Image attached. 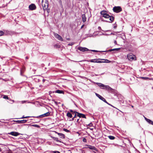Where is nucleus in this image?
Returning a JSON list of instances; mask_svg holds the SVG:
<instances>
[{"label": "nucleus", "mask_w": 153, "mask_h": 153, "mask_svg": "<svg viewBox=\"0 0 153 153\" xmlns=\"http://www.w3.org/2000/svg\"><path fill=\"white\" fill-rule=\"evenodd\" d=\"M105 15L103 16L102 17L106 19H108L109 18V21H108V22H112L114 20V17L112 16H110L108 14L106 13L105 14Z\"/></svg>", "instance_id": "nucleus-1"}, {"label": "nucleus", "mask_w": 153, "mask_h": 153, "mask_svg": "<svg viewBox=\"0 0 153 153\" xmlns=\"http://www.w3.org/2000/svg\"><path fill=\"white\" fill-rule=\"evenodd\" d=\"M113 10L114 12L118 13L122 10V9L120 6H115L113 8Z\"/></svg>", "instance_id": "nucleus-2"}, {"label": "nucleus", "mask_w": 153, "mask_h": 153, "mask_svg": "<svg viewBox=\"0 0 153 153\" xmlns=\"http://www.w3.org/2000/svg\"><path fill=\"white\" fill-rule=\"evenodd\" d=\"M95 94L96 96L98 97L100 100H101L104 102L108 104L109 105H110L106 101V100L105 99L102 97L99 94L96 93Z\"/></svg>", "instance_id": "nucleus-3"}, {"label": "nucleus", "mask_w": 153, "mask_h": 153, "mask_svg": "<svg viewBox=\"0 0 153 153\" xmlns=\"http://www.w3.org/2000/svg\"><path fill=\"white\" fill-rule=\"evenodd\" d=\"M74 113L76 114L77 116L79 117V118L82 117L83 118H86V117L84 114L79 113L77 111H75Z\"/></svg>", "instance_id": "nucleus-4"}, {"label": "nucleus", "mask_w": 153, "mask_h": 153, "mask_svg": "<svg viewBox=\"0 0 153 153\" xmlns=\"http://www.w3.org/2000/svg\"><path fill=\"white\" fill-rule=\"evenodd\" d=\"M77 48L78 50H79L80 51L82 52L88 51L89 50V49L86 48L81 47H79Z\"/></svg>", "instance_id": "nucleus-5"}, {"label": "nucleus", "mask_w": 153, "mask_h": 153, "mask_svg": "<svg viewBox=\"0 0 153 153\" xmlns=\"http://www.w3.org/2000/svg\"><path fill=\"white\" fill-rule=\"evenodd\" d=\"M54 36L55 37L58 39V40L61 41H62L63 40L62 37L59 35L57 33H54Z\"/></svg>", "instance_id": "nucleus-6"}, {"label": "nucleus", "mask_w": 153, "mask_h": 153, "mask_svg": "<svg viewBox=\"0 0 153 153\" xmlns=\"http://www.w3.org/2000/svg\"><path fill=\"white\" fill-rule=\"evenodd\" d=\"M5 35H10L12 36L13 34H16V32L14 31H11L6 30V32H5Z\"/></svg>", "instance_id": "nucleus-7"}, {"label": "nucleus", "mask_w": 153, "mask_h": 153, "mask_svg": "<svg viewBox=\"0 0 153 153\" xmlns=\"http://www.w3.org/2000/svg\"><path fill=\"white\" fill-rule=\"evenodd\" d=\"M29 8L30 10H33L36 9V7L34 4H31L29 6Z\"/></svg>", "instance_id": "nucleus-8"}, {"label": "nucleus", "mask_w": 153, "mask_h": 153, "mask_svg": "<svg viewBox=\"0 0 153 153\" xmlns=\"http://www.w3.org/2000/svg\"><path fill=\"white\" fill-rule=\"evenodd\" d=\"M28 121V120H13V121L16 122L18 123H25L27 122Z\"/></svg>", "instance_id": "nucleus-9"}, {"label": "nucleus", "mask_w": 153, "mask_h": 153, "mask_svg": "<svg viewBox=\"0 0 153 153\" xmlns=\"http://www.w3.org/2000/svg\"><path fill=\"white\" fill-rule=\"evenodd\" d=\"M8 134H10L12 136H18V135H20V134L18 132H15V131L11 132L10 133H8Z\"/></svg>", "instance_id": "nucleus-10"}, {"label": "nucleus", "mask_w": 153, "mask_h": 153, "mask_svg": "<svg viewBox=\"0 0 153 153\" xmlns=\"http://www.w3.org/2000/svg\"><path fill=\"white\" fill-rule=\"evenodd\" d=\"M97 85L100 87L102 89H105L106 85H104L103 84L100 83H96Z\"/></svg>", "instance_id": "nucleus-11"}, {"label": "nucleus", "mask_w": 153, "mask_h": 153, "mask_svg": "<svg viewBox=\"0 0 153 153\" xmlns=\"http://www.w3.org/2000/svg\"><path fill=\"white\" fill-rule=\"evenodd\" d=\"M120 48H116L113 49H110L107 51H104V52H111V51H119L120 50Z\"/></svg>", "instance_id": "nucleus-12"}, {"label": "nucleus", "mask_w": 153, "mask_h": 153, "mask_svg": "<svg viewBox=\"0 0 153 153\" xmlns=\"http://www.w3.org/2000/svg\"><path fill=\"white\" fill-rule=\"evenodd\" d=\"M127 57L128 59L130 61H132L134 60L135 58V56L134 55H128Z\"/></svg>", "instance_id": "nucleus-13"}, {"label": "nucleus", "mask_w": 153, "mask_h": 153, "mask_svg": "<svg viewBox=\"0 0 153 153\" xmlns=\"http://www.w3.org/2000/svg\"><path fill=\"white\" fill-rule=\"evenodd\" d=\"M87 146H88V148H89L90 149L96 151H97V149L94 146L88 145H87Z\"/></svg>", "instance_id": "nucleus-14"}, {"label": "nucleus", "mask_w": 153, "mask_h": 153, "mask_svg": "<svg viewBox=\"0 0 153 153\" xmlns=\"http://www.w3.org/2000/svg\"><path fill=\"white\" fill-rule=\"evenodd\" d=\"M54 132L56 133L61 138H62V139L65 138V135L63 134L58 133L56 131H54Z\"/></svg>", "instance_id": "nucleus-15"}, {"label": "nucleus", "mask_w": 153, "mask_h": 153, "mask_svg": "<svg viewBox=\"0 0 153 153\" xmlns=\"http://www.w3.org/2000/svg\"><path fill=\"white\" fill-rule=\"evenodd\" d=\"M53 93H59V94H64V92L62 90H57L55 91H53Z\"/></svg>", "instance_id": "nucleus-16"}, {"label": "nucleus", "mask_w": 153, "mask_h": 153, "mask_svg": "<svg viewBox=\"0 0 153 153\" xmlns=\"http://www.w3.org/2000/svg\"><path fill=\"white\" fill-rule=\"evenodd\" d=\"M50 114V113L49 112H48L45 114H43L41 115V117H47L49 116Z\"/></svg>", "instance_id": "nucleus-17"}, {"label": "nucleus", "mask_w": 153, "mask_h": 153, "mask_svg": "<svg viewBox=\"0 0 153 153\" xmlns=\"http://www.w3.org/2000/svg\"><path fill=\"white\" fill-rule=\"evenodd\" d=\"M82 21L84 22L86 21V17L85 15V14H83L82 15Z\"/></svg>", "instance_id": "nucleus-18"}, {"label": "nucleus", "mask_w": 153, "mask_h": 153, "mask_svg": "<svg viewBox=\"0 0 153 153\" xmlns=\"http://www.w3.org/2000/svg\"><path fill=\"white\" fill-rule=\"evenodd\" d=\"M25 71V68L24 67H23L20 70V74L22 76H23V74Z\"/></svg>", "instance_id": "nucleus-19"}, {"label": "nucleus", "mask_w": 153, "mask_h": 153, "mask_svg": "<svg viewBox=\"0 0 153 153\" xmlns=\"http://www.w3.org/2000/svg\"><path fill=\"white\" fill-rule=\"evenodd\" d=\"M105 89H106L108 91H111L112 90V89L111 87H110L109 86L107 85H106Z\"/></svg>", "instance_id": "nucleus-20"}, {"label": "nucleus", "mask_w": 153, "mask_h": 153, "mask_svg": "<svg viewBox=\"0 0 153 153\" xmlns=\"http://www.w3.org/2000/svg\"><path fill=\"white\" fill-rule=\"evenodd\" d=\"M101 60H102V62H103V63L105 62L106 63H110L111 62V61L107 59H101Z\"/></svg>", "instance_id": "nucleus-21"}, {"label": "nucleus", "mask_w": 153, "mask_h": 153, "mask_svg": "<svg viewBox=\"0 0 153 153\" xmlns=\"http://www.w3.org/2000/svg\"><path fill=\"white\" fill-rule=\"evenodd\" d=\"M72 114L70 112H67L66 115L69 117L71 118L72 117Z\"/></svg>", "instance_id": "nucleus-22"}, {"label": "nucleus", "mask_w": 153, "mask_h": 153, "mask_svg": "<svg viewBox=\"0 0 153 153\" xmlns=\"http://www.w3.org/2000/svg\"><path fill=\"white\" fill-rule=\"evenodd\" d=\"M48 6V3H46V4H45L44 5H43V7L44 9H46Z\"/></svg>", "instance_id": "nucleus-23"}, {"label": "nucleus", "mask_w": 153, "mask_h": 153, "mask_svg": "<svg viewBox=\"0 0 153 153\" xmlns=\"http://www.w3.org/2000/svg\"><path fill=\"white\" fill-rule=\"evenodd\" d=\"M52 138H53V139L54 140L57 141V142H59L61 143V142L59 140V139L57 137H52Z\"/></svg>", "instance_id": "nucleus-24"}, {"label": "nucleus", "mask_w": 153, "mask_h": 153, "mask_svg": "<svg viewBox=\"0 0 153 153\" xmlns=\"http://www.w3.org/2000/svg\"><path fill=\"white\" fill-rule=\"evenodd\" d=\"M89 61L90 62H97V59H91Z\"/></svg>", "instance_id": "nucleus-25"}, {"label": "nucleus", "mask_w": 153, "mask_h": 153, "mask_svg": "<svg viewBox=\"0 0 153 153\" xmlns=\"http://www.w3.org/2000/svg\"><path fill=\"white\" fill-rule=\"evenodd\" d=\"M107 13L106 11H105V10H103V11H101L100 12V14L101 15H102V16H103L105 15V14L107 13Z\"/></svg>", "instance_id": "nucleus-26"}, {"label": "nucleus", "mask_w": 153, "mask_h": 153, "mask_svg": "<svg viewBox=\"0 0 153 153\" xmlns=\"http://www.w3.org/2000/svg\"><path fill=\"white\" fill-rule=\"evenodd\" d=\"M30 126H33L35 127L38 128H39L40 126L39 125L36 124H32L31 125V124H29Z\"/></svg>", "instance_id": "nucleus-27"}, {"label": "nucleus", "mask_w": 153, "mask_h": 153, "mask_svg": "<svg viewBox=\"0 0 153 153\" xmlns=\"http://www.w3.org/2000/svg\"><path fill=\"white\" fill-rule=\"evenodd\" d=\"M59 2L60 5V6L62 9H63V6L62 5V2L61 0H59Z\"/></svg>", "instance_id": "nucleus-28"}, {"label": "nucleus", "mask_w": 153, "mask_h": 153, "mask_svg": "<svg viewBox=\"0 0 153 153\" xmlns=\"http://www.w3.org/2000/svg\"><path fill=\"white\" fill-rule=\"evenodd\" d=\"M89 51H92V52H104V51H97V50H89Z\"/></svg>", "instance_id": "nucleus-29"}, {"label": "nucleus", "mask_w": 153, "mask_h": 153, "mask_svg": "<svg viewBox=\"0 0 153 153\" xmlns=\"http://www.w3.org/2000/svg\"><path fill=\"white\" fill-rule=\"evenodd\" d=\"M30 117H31L30 116H26L25 117L24 115H23L22 117H21L20 118H16V119H25V118H28Z\"/></svg>", "instance_id": "nucleus-30"}, {"label": "nucleus", "mask_w": 153, "mask_h": 153, "mask_svg": "<svg viewBox=\"0 0 153 153\" xmlns=\"http://www.w3.org/2000/svg\"><path fill=\"white\" fill-rule=\"evenodd\" d=\"M101 59H97V63H103V62H102V60Z\"/></svg>", "instance_id": "nucleus-31"}, {"label": "nucleus", "mask_w": 153, "mask_h": 153, "mask_svg": "<svg viewBox=\"0 0 153 153\" xmlns=\"http://www.w3.org/2000/svg\"><path fill=\"white\" fill-rule=\"evenodd\" d=\"M74 117L72 118V119L71 120H69V121H72L74 120V118L76 117L77 116V114L76 113H74Z\"/></svg>", "instance_id": "nucleus-32"}, {"label": "nucleus", "mask_w": 153, "mask_h": 153, "mask_svg": "<svg viewBox=\"0 0 153 153\" xmlns=\"http://www.w3.org/2000/svg\"><path fill=\"white\" fill-rule=\"evenodd\" d=\"M108 137L111 140H114L115 138V137L112 136H109Z\"/></svg>", "instance_id": "nucleus-33"}, {"label": "nucleus", "mask_w": 153, "mask_h": 153, "mask_svg": "<svg viewBox=\"0 0 153 153\" xmlns=\"http://www.w3.org/2000/svg\"><path fill=\"white\" fill-rule=\"evenodd\" d=\"M147 122H148L149 123L153 125V121L149 119Z\"/></svg>", "instance_id": "nucleus-34"}, {"label": "nucleus", "mask_w": 153, "mask_h": 153, "mask_svg": "<svg viewBox=\"0 0 153 153\" xmlns=\"http://www.w3.org/2000/svg\"><path fill=\"white\" fill-rule=\"evenodd\" d=\"M3 98L4 99H9V98H8V97L6 95H3Z\"/></svg>", "instance_id": "nucleus-35"}, {"label": "nucleus", "mask_w": 153, "mask_h": 153, "mask_svg": "<svg viewBox=\"0 0 153 153\" xmlns=\"http://www.w3.org/2000/svg\"><path fill=\"white\" fill-rule=\"evenodd\" d=\"M140 78L141 79H143L145 80H146L147 79H149V78L148 77H140Z\"/></svg>", "instance_id": "nucleus-36"}, {"label": "nucleus", "mask_w": 153, "mask_h": 153, "mask_svg": "<svg viewBox=\"0 0 153 153\" xmlns=\"http://www.w3.org/2000/svg\"><path fill=\"white\" fill-rule=\"evenodd\" d=\"M5 33L4 32L0 30V36L3 35Z\"/></svg>", "instance_id": "nucleus-37"}, {"label": "nucleus", "mask_w": 153, "mask_h": 153, "mask_svg": "<svg viewBox=\"0 0 153 153\" xmlns=\"http://www.w3.org/2000/svg\"><path fill=\"white\" fill-rule=\"evenodd\" d=\"M63 130L67 132H68V133H69V132H70V131L69 130H68L67 129H66V128H64L63 129Z\"/></svg>", "instance_id": "nucleus-38"}, {"label": "nucleus", "mask_w": 153, "mask_h": 153, "mask_svg": "<svg viewBox=\"0 0 153 153\" xmlns=\"http://www.w3.org/2000/svg\"><path fill=\"white\" fill-rule=\"evenodd\" d=\"M51 152L53 153H60V152L57 151H52Z\"/></svg>", "instance_id": "nucleus-39"}, {"label": "nucleus", "mask_w": 153, "mask_h": 153, "mask_svg": "<svg viewBox=\"0 0 153 153\" xmlns=\"http://www.w3.org/2000/svg\"><path fill=\"white\" fill-rule=\"evenodd\" d=\"M70 112L71 113H72L71 114H72L73 115H74V112L75 111H73V110H71H71H70Z\"/></svg>", "instance_id": "nucleus-40"}, {"label": "nucleus", "mask_w": 153, "mask_h": 153, "mask_svg": "<svg viewBox=\"0 0 153 153\" xmlns=\"http://www.w3.org/2000/svg\"><path fill=\"white\" fill-rule=\"evenodd\" d=\"M87 126L90 127H91L93 126V124L91 123H90L88 124Z\"/></svg>", "instance_id": "nucleus-41"}, {"label": "nucleus", "mask_w": 153, "mask_h": 153, "mask_svg": "<svg viewBox=\"0 0 153 153\" xmlns=\"http://www.w3.org/2000/svg\"><path fill=\"white\" fill-rule=\"evenodd\" d=\"M82 141L84 142H87V140L85 138H84L82 139Z\"/></svg>", "instance_id": "nucleus-42"}, {"label": "nucleus", "mask_w": 153, "mask_h": 153, "mask_svg": "<svg viewBox=\"0 0 153 153\" xmlns=\"http://www.w3.org/2000/svg\"><path fill=\"white\" fill-rule=\"evenodd\" d=\"M74 44V42H71V43H69L68 44V45H69V46H71V45H73Z\"/></svg>", "instance_id": "nucleus-43"}, {"label": "nucleus", "mask_w": 153, "mask_h": 153, "mask_svg": "<svg viewBox=\"0 0 153 153\" xmlns=\"http://www.w3.org/2000/svg\"><path fill=\"white\" fill-rule=\"evenodd\" d=\"M100 19H101L102 21L105 22H108V21L107 20H104L101 17H100Z\"/></svg>", "instance_id": "nucleus-44"}, {"label": "nucleus", "mask_w": 153, "mask_h": 153, "mask_svg": "<svg viewBox=\"0 0 153 153\" xmlns=\"http://www.w3.org/2000/svg\"><path fill=\"white\" fill-rule=\"evenodd\" d=\"M36 117V118H39V117H41V115H40L39 116H36V117Z\"/></svg>", "instance_id": "nucleus-45"}, {"label": "nucleus", "mask_w": 153, "mask_h": 153, "mask_svg": "<svg viewBox=\"0 0 153 153\" xmlns=\"http://www.w3.org/2000/svg\"><path fill=\"white\" fill-rule=\"evenodd\" d=\"M116 22H115V25H115L114 26V27H113L114 28V29L116 28V27H117V25H116Z\"/></svg>", "instance_id": "nucleus-46"}, {"label": "nucleus", "mask_w": 153, "mask_h": 153, "mask_svg": "<svg viewBox=\"0 0 153 153\" xmlns=\"http://www.w3.org/2000/svg\"><path fill=\"white\" fill-rule=\"evenodd\" d=\"M79 119H77V121H76V122L77 123H80V121H79Z\"/></svg>", "instance_id": "nucleus-47"}, {"label": "nucleus", "mask_w": 153, "mask_h": 153, "mask_svg": "<svg viewBox=\"0 0 153 153\" xmlns=\"http://www.w3.org/2000/svg\"><path fill=\"white\" fill-rule=\"evenodd\" d=\"M145 117V120H146V121L147 122L148 120H149V119H148V118H146V117Z\"/></svg>", "instance_id": "nucleus-48"}, {"label": "nucleus", "mask_w": 153, "mask_h": 153, "mask_svg": "<svg viewBox=\"0 0 153 153\" xmlns=\"http://www.w3.org/2000/svg\"><path fill=\"white\" fill-rule=\"evenodd\" d=\"M114 43L115 44V45H117V42L116 41V40H115L114 41Z\"/></svg>", "instance_id": "nucleus-49"}, {"label": "nucleus", "mask_w": 153, "mask_h": 153, "mask_svg": "<svg viewBox=\"0 0 153 153\" xmlns=\"http://www.w3.org/2000/svg\"><path fill=\"white\" fill-rule=\"evenodd\" d=\"M98 29L99 30H101V27H100L99 26L98 27Z\"/></svg>", "instance_id": "nucleus-50"}, {"label": "nucleus", "mask_w": 153, "mask_h": 153, "mask_svg": "<svg viewBox=\"0 0 153 153\" xmlns=\"http://www.w3.org/2000/svg\"><path fill=\"white\" fill-rule=\"evenodd\" d=\"M66 39H67V40H68V41H69V40H70V38H67Z\"/></svg>", "instance_id": "nucleus-51"}, {"label": "nucleus", "mask_w": 153, "mask_h": 153, "mask_svg": "<svg viewBox=\"0 0 153 153\" xmlns=\"http://www.w3.org/2000/svg\"><path fill=\"white\" fill-rule=\"evenodd\" d=\"M82 153H85V151H84V150H82Z\"/></svg>", "instance_id": "nucleus-52"}, {"label": "nucleus", "mask_w": 153, "mask_h": 153, "mask_svg": "<svg viewBox=\"0 0 153 153\" xmlns=\"http://www.w3.org/2000/svg\"><path fill=\"white\" fill-rule=\"evenodd\" d=\"M84 26V25H82L81 26V29L83 27V26Z\"/></svg>", "instance_id": "nucleus-53"}, {"label": "nucleus", "mask_w": 153, "mask_h": 153, "mask_svg": "<svg viewBox=\"0 0 153 153\" xmlns=\"http://www.w3.org/2000/svg\"><path fill=\"white\" fill-rule=\"evenodd\" d=\"M45 79H43V80H42V81L43 82H45Z\"/></svg>", "instance_id": "nucleus-54"}, {"label": "nucleus", "mask_w": 153, "mask_h": 153, "mask_svg": "<svg viewBox=\"0 0 153 153\" xmlns=\"http://www.w3.org/2000/svg\"><path fill=\"white\" fill-rule=\"evenodd\" d=\"M25 58L26 59H28V58L27 56H26V57H25Z\"/></svg>", "instance_id": "nucleus-55"}, {"label": "nucleus", "mask_w": 153, "mask_h": 153, "mask_svg": "<svg viewBox=\"0 0 153 153\" xmlns=\"http://www.w3.org/2000/svg\"><path fill=\"white\" fill-rule=\"evenodd\" d=\"M28 125V124H23V126H25V125Z\"/></svg>", "instance_id": "nucleus-56"}, {"label": "nucleus", "mask_w": 153, "mask_h": 153, "mask_svg": "<svg viewBox=\"0 0 153 153\" xmlns=\"http://www.w3.org/2000/svg\"><path fill=\"white\" fill-rule=\"evenodd\" d=\"M55 103L56 104H57V102H55Z\"/></svg>", "instance_id": "nucleus-57"}, {"label": "nucleus", "mask_w": 153, "mask_h": 153, "mask_svg": "<svg viewBox=\"0 0 153 153\" xmlns=\"http://www.w3.org/2000/svg\"><path fill=\"white\" fill-rule=\"evenodd\" d=\"M131 107H132V108H133L134 107V106L132 105H131Z\"/></svg>", "instance_id": "nucleus-58"}, {"label": "nucleus", "mask_w": 153, "mask_h": 153, "mask_svg": "<svg viewBox=\"0 0 153 153\" xmlns=\"http://www.w3.org/2000/svg\"><path fill=\"white\" fill-rule=\"evenodd\" d=\"M112 34H114V33H111L110 34V35H112Z\"/></svg>", "instance_id": "nucleus-59"}, {"label": "nucleus", "mask_w": 153, "mask_h": 153, "mask_svg": "<svg viewBox=\"0 0 153 153\" xmlns=\"http://www.w3.org/2000/svg\"><path fill=\"white\" fill-rule=\"evenodd\" d=\"M1 151V149L0 148V152Z\"/></svg>", "instance_id": "nucleus-60"}, {"label": "nucleus", "mask_w": 153, "mask_h": 153, "mask_svg": "<svg viewBox=\"0 0 153 153\" xmlns=\"http://www.w3.org/2000/svg\"><path fill=\"white\" fill-rule=\"evenodd\" d=\"M1 120H4V119H2Z\"/></svg>", "instance_id": "nucleus-61"}, {"label": "nucleus", "mask_w": 153, "mask_h": 153, "mask_svg": "<svg viewBox=\"0 0 153 153\" xmlns=\"http://www.w3.org/2000/svg\"><path fill=\"white\" fill-rule=\"evenodd\" d=\"M123 39V40H124V39L123 38H122Z\"/></svg>", "instance_id": "nucleus-62"}, {"label": "nucleus", "mask_w": 153, "mask_h": 153, "mask_svg": "<svg viewBox=\"0 0 153 153\" xmlns=\"http://www.w3.org/2000/svg\"><path fill=\"white\" fill-rule=\"evenodd\" d=\"M108 35V34H106V35Z\"/></svg>", "instance_id": "nucleus-63"}, {"label": "nucleus", "mask_w": 153, "mask_h": 153, "mask_svg": "<svg viewBox=\"0 0 153 153\" xmlns=\"http://www.w3.org/2000/svg\"><path fill=\"white\" fill-rule=\"evenodd\" d=\"M74 104L76 106H77L76 104L75 103Z\"/></svg>", "instance_id": "nucleus-64"}]
</instances>
